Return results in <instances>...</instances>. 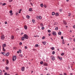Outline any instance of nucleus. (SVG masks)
I'll return each instance as SVG.
<instances>
[{
    "mask_svg": "<svg viewBox=\"0 0 75 75\" xmlns=\"http://www.w3.org/2000/svg\"><path fill=\"white\" fill-rule=\"evenodd\" d=\"M24 37L25 38V39H28V36L27 35L25 34L24 35Z\"/></svg>",
    "mask_w": 75,
    "mask_h": 75,
    "instance_id": "f257e3e1",
    "label": "nucleus"
},
{
    "mask_svg": "<svg viewBox=\"0 0 75 75\" xmlns=\"http://www.w3.org/2000/svg\"><path fill=\"white\" fill-rule=\"evenodd\" d=\"M50 58L52 60V61H54V60H55V57L54 56H51L50 57Z\"/></svg>",
    "mask_w": 75,
    "mask_h": 75,
    "instance_id": "f03ea898",
    "label": "nucleus"
},
{
    "mask_svg": "<svg viewBox=\"0 0 75 75\" xmlns=\"http://www.w3.org/2000/svg\"><path fill=\"white\" fill-rule=\"evenodd\" d=\"M1 40H4V38H5L4 35H2L1 36Z\"/></svg>",
    "mask_w": 75,
    "mask_h": 75,
    "instance_id": "7ed1b4c3",
    "label": "nucleus"
},
{
    "mask_svg": "<svg viewBox=\"0 0 75 75\" xmlns=\"http://www.w3.org/2000/svg\"><path fill=\"white\" fill-rule=\"evenodd\" d=\"M16 59V56H13V59H12L13 61H14Z\"/></svg>",
    "mask_w": 75,
    "mask_h": 75,
    "instance_id": "20e7f679",
    "label": "nucleus"
},
{
    "mask_svg": "<svg viewBox=\"0 0 75 75\" xmlns=\"http://www.w3.org/2000/svg\"><path fill=\"white\" fill-rule=\"evenodd\" d=\"M52 34L53 35L55 36V35H57V33H56V32L53 31L52 32Z\"/></svg>",
    "mask_w": 75,
    "mask_h": 75,
    "instance_id": "39448f33",
    "label": "nucleus"
},
{
    "mask_svg": "<svg viewBox=\"0 0 75 75\" xmlns=\"http://www.w3.org/2000/svg\"><path fill=\"white\" fill-rule=\"evenodd\" d=\"M25 69V67H22V68L21 69V70L22 71H24Z\"/></svg>",
    "mask_w": 75,
    "mask_h": 75,
    "instance_id": "423d86ee",
    "label": "nucleus"
},
{
    "mask_svg": "<svg viewBox=\"0 0 75 75\" xmlns=\"http://www.w3.org/2000/svg\"><path fill=\"white\" fill-rule=\"evenodd\" d=\"M1 54H3L4 55H6V53L4 52H1Z\"/></svg>",
    "mask_w": 75,
    "mask_h": 75,
    "instance_id": "0eeeda50",
    "label": "nucleus"
},
{
    "mask_svg": "<svg viewBox=\"0 0 75 75\" xmlns=\"http://www.w3.org/2000/svg\"><path fill=\"white\" fill-rule=\"evenodd\" d=\"M2 46H3V47H6V44H3Z\"/></svg>",
    "mask_w": 75,
    "mask_h": 75,
    "instance_id": "6e6552de",
    "label": "nucleus"
},
{
    "mask_svg": "<svg viewBox=\"0 0 75 75\" xmlns=\"http://www.w3.org/2000/svg\"><path fill=\"white\" fill-rule=\"evenodd\" d=\"M25 39V38L24 37H23L21 38V40L22 41H24Z\"/></svg>",
    "mask_w": 75,
    "mask_h": 75,
    "instance_id": "1a4fd4ad",
    "label": "nucleus"
},
{
    "mask_svg": "<svg viewBox=\"0 0 75 75\" xmlns=\"http://www.w3.org/2000/svg\"><path fill=\"white\" fill-rule=\"evenodd\" d=\"M9 54H10V53L9 52H7L6 54V57H8V56L9 55Z\"/></svg>",
    "mask_w": 75,
    "mask_h": 75,
    "instance_id": "9d476101",
    "label": "nucleus"
},
{
    "mask_svg": "<svg viewBox=\"0 0 75 75\" xmlns=\"http://www.w3.org/2000/svg\"><path fill=\"white\" fill-rule=\"evenodd\" d=\"M55 15L56 16H59V13H55Z\"/></svg>",
    "mask_w": 75,
    "mask_h": 75,
    "instance_id": "9b49d317",
    "label": "nucleus"
},
{
    "mask_svg": "<svg viewBox=\"0 0 75 75\" xmlns=\"http://www.w3.org/2000/svg\"><path fill=\"white\" fill-rule=\"evenodd\" d=\"M24 27L25 28V30H27V25H25L24 26Z\"/></svg>",
    "mask_w": 75,
    "mask_h": 75,
    "instance_id": "f8f14e48",
    "label": "nucleus"
},
{
    "mask_svg": "<svg viewBox=\"0 0 75 75\" xmlns=\"http://www.w3.org/2000/svg\"><path fill=\"white\" fill-rule=\"evenodd\" d=\"M29 11H33V9L32 8H30Z\"/></svg>",
    "mask_w": 75,
    "mask_h": 75,
    "instance_id": "ddd939ff",
    "label": "nucleus"
},
{
    "mask_svg": "<svg viewBox=\"0 0 75 75\" xmlns=\"http://www.w3.org/2000/svg\"><path fill=\"white\" fill-rule=\"evenodd\" d=\"M14 38V37L13 35L11 36V40H13Z\"/></svg>",
    "mask_w": 75,
    "mask_h": 75,
    "instance_id": "4468645a",
    "label": "nucleus"
},
{
    "mask_svg": "<svg viewBox=\"0 0 75 75\" xmlns=\"http://www.w3.org/2000/svg\"><path fill=\"white\" fill-rule=\"evenodd\" d=\"M2 71L1 70H0V75H3V73H2Z\"/></svg>",
    "mask_w": 75,
    "mask_h": 75,
    "instance_id": "2eb2a0df",
    "label": "nucleus"
},
{
    "mask_svg": "<svg viewBox=\"0 0 75 75\" xmlns=\"http://www.w3.org/2000/svg\"><path fill=\"white\" fill-rule=\"evenodd\" d=\"M43 26L44 25L42 23H41L40 25V27H43Z\"/></svg>",
    "mask_w": 75,
    "mask_h": 75,
    "instance_id": "dca6fc26",
    "label": "nucleus"
},
{
    "mask_svg": "<svg viewBox=\"0 0 75 75\" xmlns=\"http://www.w3.org/2000/svg\"><path fill=\"white\" fill-rule=\"evenodd\" d=\"M42 43L44 44V45H45V44H46V42H43Z\"/></svg>",
    "mask_w": 75,
    "mask_h": 75,
    "instance_id": "f3484780",
    "label": "nucleus"
},
{
    "mask_svg": "<svg viewBox=\"0 0 75 75\" xmlns=\"http://www.w3.org/2000/svg\"><path fill=\"white\" fill-rule=\"evenodd\" d=\"M58 35H61V32H59L58 33Z\"/></svg>",
    "mask_w": 75,
    "mask_h": 75,
    "instance_id": "a211bd4d",
    "label": "nucleus"
},
{
    "mask_svg": "<svg viewBox=\"0 0 75 75\" xmlns=\"http://www.w3.org/2000/svg\"><path fill=\"white\" fill-rule=\"evenodd\" d=\"M55 12H52V16H54V15H55Z\"/></svg>",
    "mask_w": 75,
    "mask_h": 75,
    "instance_id": "6ab92c4d",
    "label": "nucleus"
},
{
    "mask_svg": "<svg viewBox=\"0 0 75 75\" xmlns=\"http://www.w3.org/2000/svg\"><path fill=\"white\" fill-rule=\"evenodd\" d=\"M63 23L64 24H67V23H66V21H63Z\"/></svg>",
    "mask_w": 75,
    "mask_h": 75,
    "instance_id": "aec40b11",
    "label": "nucleus"
},
{
    "mask_svg": "<svg viewBox=\"0 0 75 75\" xmlns=\"http://www.w3.org/2000/svg\"><path fill=\"white\" fill-rule=\"evenodd\" d=\"M39 18L40 20H41V18H42V17H41V16H39Z\"/></svg>",
    "mask_w": 75,
    "mask_h": 75,
    "instance_id": "412c9836",
    "label": "nucleus"
},
{
    "mask_svg": "<svg viewBox=\"0 0 75 75\" xmlns=\"http://www.w3.org/2000/svg\"><path fill=\"white\" fill-rule=\"evenodd\" d=\"M32 21L33 22V23H35V20H34V19H32Z\"/></svg>",
    "mask_w": 75,
    "mask_h": 75,
    "instance_id": "4be33fe9",
    "label": "nucleus"
},
{
    "mask_svg": "<svg viewBox=\"0 0 75 75\" xmlns=\"http://www.w3.org/2000/svg\"><path fill=\"white\" fill-rule=\"evenodd\" d=\"M40 6L42 7H44V5H43V4H40Z\"/></svg>",
    "mask_w": 75,
    "mask_h": 75,
    "instance_id": "5701e85b",
    "label": "nucleus"
},
{
    "mask_svg": "<svg viewBox=\"0 0 75 75\" xmlns=\"http://www.w3.org/2000/svg\"><path fill=\"white\" fill-rule=\"evenodd\" d=\"M55 30H58V28L57 27L55 28Z\"/></svg>",
    "mask_w": 75,
    "mask_h": 75,
    "instance_id": "b1692460",
    "label": "nucleus"
},
{
    "mask_svg": "<svg viewBox=\"0 0 75 75\" xmlns=\"http://www.w3.org/2000/svg\"><path fill=\"white\" fill-rule=\"evenodd\" d=\"M26 17L27 18H28V19L30 18V16H29L27 15L26 16Z\"/></svg>",
    "mask_w": 75,
    "mask_h": 75,
    "instance_id": "393cba45",
    "label": "nucleus"
},
{
    "mask_svg": "<svg viewBox=\"0 0 75 75\" xmlns=\"http://www.w3.org/2000/svg\"><path fill=\"white\" fill-rule=\"evenodd\" d=\"M59 58L61 61L62 59V57H59Z\"/></svg>",
    "mask_w": 75,
    "mask_h": 75,
    "instance_id": "a878e982",
    "label": "nucleus"
},
{
    "mask_svg": "<svg viewBox=\"0 0 75 75\" xmlns=\"http://www.w3.org/2000/svg\"><path fill=\"white\" fill-rule=\"evenodd\" d=\"M65 54L64 53H62L61 54V56H64V55Z\"/></svg>",
    "mask_w": 75,
    "mask_h": 75,
    "instance_id": "bb28decb",
    "label": "nucleus"
},
{
    "mask_svg": "<svg viewBox=\"0 0 75 75\" xmlns=\"http://www.w3.org/2000/svg\"><path fill=\"white\" fill-rule=\"evenodd\" d=\"M44 66H47L48 65V64H47V63H45L44 64Z\"/></svg>",
    "mask_w": 75,
    "mask_h": 75,
    "instance_id": "cd10ccee",
    "label": "nucleus"
},
{
    "mask_svg": "<svg viewBox=\"0 0 75 75\" xmlns=\"http://www.w3.org/2000/svg\"><path fill=\"white\" fill-rule=\"evenodd\" d=\"M54 47H52L51 48V50H54Z\"/></svg>",
    "mask_w": 75,
    "mask_h": 75,
    "instance_id": "c85d7f7f",
    "label": "nucleus"
},
{
    "mask_svg": "<svg viewBox=\"0 0 75 75\" xmlns=\"http://www.w3.org/2000/svg\"><path fill=\"white\" fill-rule=\"evenodd\" d=\"M52 54H53V55H54V54H55V51H53L52 52Z\"/></svg>",
    "mask_w": 75,
    "mask_h": 75,
    "instance_id": "c756f323",
    "label": "nucleus"
},
{
    "mask_svg": "<svg viewBox=\"0 0 75 75\" xmlns=\"http://www.w3.org/2000/svg\"><path fill=\"white\" fill-rule=\"evenodd\" d=\"M19 52L20 53H21V50L20 49L19 50Z\"/></svg>",
    "mask_w": 75,
    "mask_h": 75,
    "instance_id": "7c9ffc66",
    "label": "nucleus"
},
{
    "mask_svg": "<svg viewBox=\"0 0 75 75\" xmlns=\"http://www.w3.org/2000/svg\"><path fill=\"white\" fill-rule=\"evenodd\" d=\"M19 56L21 57H23V55H22V54H20Z\"/></svg>",
    "mask_w": 75,
    "mask_h": 75,
    "instance_id": "2f4dec72",
    "label": "nucleus"
},
{
    "mask_svg": "<svg viewBox=\"0 0 75 75\" xmlns=\"http://www.w3.org/2000/svg\"><path fill=\"white\" fill-rule=\"evenodd\" d=\"M3 51H4V52L5 51H6L5 49H4V47H3Z\"/></svg>",
    "mask_w": 75,
    "mask_h": 75,
    "instance_id": "473e14b6",
    "label": "nucleus"
},
{
    "mask_svg": "<svg viewBox=\"0 0 75 75\" xmlns=\"http://www.w3.org/2000/svg\"><path fill=\"white\" fill-rule=\"evenodd\" d=\"M5 5H6V3H4L2 4V6H5Z\"/></svg>",
    "mask_w": 75,
    "mask_h": 75,
    "instance_id": "72a5a7b5",
    "label": "nucleus"
},
{
    "mask_svg": "<svg viewBox=\"0 0 75 75\" xmlns=\"http://www.w3.org/2000/svg\"><path fill=\"white\" fill-rule=\"evenodd\" d=\"M44 7L45 8H47V6L45 4H44Z\"/></svg>",
    "mask_w": 75,
    "mask_h": 75,
    "instance_id": "f704fd0d",
    "label": "nucleus"
},
{
    "mask_svg": "<svg viewBox=\"0 0 75 75\" xmlns=\"http://www.w3.org/2000/svg\"><path fill=\"white\" fill-rule=\"evenodd\" d=\"M45 36H43L42 37V40H44V39H45Z\"/></svg>",
    "mask_w": 75,
    "mask_h": 75,
    "instance_id": "c9c22d12",
    "label": "nucleus"
},
{
    "mask_svg": "<svg viewBox=\"0 0 75 75\" xmlns=\"http://www.w3.org/2000/svg\"><path fill=\"white\" fill-rule=\"evenodd\" d=\"M38 46H38V44H36L35 45V47H38Z\"/></svg>",
    "mask_w": 75,
    "mask_h": 75,
    "instance_id": "e433bc0d",
    "label": "nucleus"
},
{
    "mask_svg": "<svg viewBox=\"0 0 75 75\" xmlns=\"http://www.w3.org/2000/svg\"><path fill=\"white\" fill-rule=\"evenodd\" d=\"M59 11L60 12H62V9H60L59 10Z\"/></svg>",
    "mask_w": 75,
    "mask_h": 75,
    "instance_id": "4c0bfd02",
    "label": "nucleus"
},
{
    "mask_svg": "<svg viewBox=\"0 0 75 75\" xmlns=\"http://www.w3.org/2000/svg\"><path fill=\"white\" fill-rule=\"evenodd\" d=\"M9 2L11 3V2H12L13 1V0H9Z\"/></svg>",
    "mask_w": 75,
    "mask_h": 75,
    "instance_id": "58836bf2",
    "label": "nucleus"
},
{
    "mask_svg": "<svg viewBox=\"0 0 75 75\" xmlns=\"http://www.w3.org/2000/svg\"><path fill=\"white\" fill-rule=\"evenodd\" d=\"M13 13H10V16H13Z\"/></svg>",
    "mask_w": 75,
    "mask_h": 75,
    "instance_id": "ea45409f",
    "label": "nucleus"
},
{
    "mask_svg": "<svg viewBox=\"0 0 75 75\" xmlns=\"http://www.w3.org/2000/svg\"><path fill=\"white\" fill-rule=\"evenodd\" d=\"M47 32H48V33H51V31L50 30H48L47 31Z\"/></svg>",
    "mask_w": 75,
    "mask_h": 75,
    "instance_id": "a19ab883",
    "label": "nucleus"
},
{
    "mask_svg": "<svg viewBox=\"0 0 75 75\" xmlns=\"http://www.w3.org/2000/svg\"><path fill=\"white\" fill-rule=\"evenodd\" d=\"M43 62H40V64H43Z\"/></svg>",
    "mask_w": 75,
    "mask_h": 75,
    "instance_id": "79ce46f5",
    "label": "nucleus"
},
{
    "mask_svg": "<svg viewBox=\"0 0 75 75\" xmlns=\"http://www.w3.org/2000/svg\"><path fill=\"white\" fill-rule=\"evenodd\" d=\"M6 62H7V64H8V60H6Z\"/></svg>",
    "mask_w": 75,
    "mask_h": 75,
    "instance_id": "37998d69",
    "label": "nucleus"
},
{
    "mask_svg": "<svg viewBox=\"0 0 75 75\" xmlns=\"http://www.w3.org/2000/svg\"><path fill=\"white\" fill-rule=\"evenodd\" d=\"M19 45H22V43L21 42H20L19 43Z\"/></svg>",
    "mask_w": 75,
    "mask_h": 75,
    "instance_id": "c03bdc74",
    "label": "nucleus"
},
{
    "mask_svg": "<svg viewBox=\"0 0 75 75\" xmlns=\"http://www.w3.org/2000/svg\"><path fill=\"white\" fill-rule=\"evenodd\" d=\"M6 69H8V67L6 66Z\"/></svg>",
    "mask_w": 75,
    "mask_h": 75,
    "instance_id": "a18cd8bd",
    "label": "nucleus"
},
{
    "mask_svg": "<svg viewBox=\"0 0 75 75\" xmlns=\"http://www.w3.org/2000/svg\"><path fill=\"white\" fill-rule=\"evenodd\" d=\"M12 11L11 10L9 11V13H13Z\"/></svg>",
    "mask_w": 75,
    "mask_h": 75,
    "instance_id": "49530a36",
    "label": "nucleus"
},
{
    "mask_svg": "<svg viewBox=\"0 0 75 75\" xmlns=\"http://www.w3.org/2000/svg\"><path fill=\"white\" fill-rule=\"evenodd\" d=\"M69 14L68 15L69 17H70L71 16V13H69Z\"/></svg>",
    "mask_w": 75,
    "mask_h": 75,
    "instance_id": "de8ad7c7",
    "label": "nucleus"
},
{
    "mask_svg": "<svg viewBox=\"0 0 75 75\" xmlns=\"http://www.w3.org/2000/svg\"><path fill=\"white\" fill-rule=\"evenodd\" d=\"M42 30H44V27H42L41 28Z\"/></svg>",
    "mask_w": 75,
    "mask_h": 75,
    "instance_id": "09e8293b",
    "label": "nucleus"
},
{
    "mask_svg": "<svg viewBox=\"0 0 75 75\" xmlns=\"http://www.w3.org/2000/svg\"><path fill=\"white\" fill-rule=\"evenodd\" d=\"M25 49H27V46H25V47H24Z\"/></svg>",
    "mask_w": 75,
    "mask_h": 75,
    "instance_id": "8fccbe9b",
    "label": "nucleus"
},
{
    "mask_svg": "<svg viewBox=\"0 0 75 75\" xmlns=\"http://www.w3.org/2000/svg\"><path fill=\"white\" fill-rule=\"evenodd\" d=\"M4 75H7V73L6 72L4 73Z\"/></svg>",
    "mask_w": 75,
    "mask_h": 75,
    "instance_id": "3c124183",
    "label": "nucleus"
},
{
    "mask_svg": "<svg viewBox=\"0 0 75 75\" xmlns=\"http://www.w3.org/2000/svg\"><path fill=\"white\" fill-rule=\"evenodd\" d=\"M36 18L37 19H38L39 18V16H37Z\"/></svg>",
    "mask_w": 75,
    "mask_h": 75,
    "instance_id": "603ef678",
    "label": "nucleus"
},
{
    "mask_svg": "<svg viewBox=\"0 0 75 75\" xmlns=\"http://www.w3.org/2000/svg\"><path fill=\"white\" fill-rule=\"evenodd\" d=\"M63 38H64V37L63 36L61 37V39L62 40H63Z\"/></svg>",
    "mask_w": 75,
    "mask_h": 75,
    "instance_id": "864d4df0",
    "label": "nucleus"
},
{
    "mask_svg": "<svg viewBox=\"0 0 75 75\" xmlns=\"http://www.w3.org/2000/svg\"><path fill=\"white\" fill-rule=\"evenodd\" d=\"M18 14V13H16V16H17Z\"/></svg>",
    "mask_w": 75,
    "mask_h": 75,
    "instance_id": "5fc2aeb1",
    "label": "nucleus"
},
{
    "mask_svg": "<svg viewBox=\"0 0 75 75\" xmlns=\"http://www.w3.org/2000/svg\"><path fill=\"white\" fill-rule=\"evenodd\" d=\"M45 70H46V71H47L48 70V69H47V67H46L45 68Z\"/></svg>",
    "mask_w": 75,
    "mask_h": 75,
    "instance_id": "6e6d98bb",
    "label": "nucleus"
},
{
    "mask_svg": "<svg viewBox=\"0 0 75 75\" xmlns=\"http://www.w3.org/2000/svg\"><path fill=\"white\" fill-rule=\"evenodd\" d=\"M64 75H67V74L65 73H64Z\"/></svg>",
    "mask_w": 75,
    "mask_h": 75,
    "instance_id": "4d7b16f0",
    "label": "nucleus"
},
{
    "mask_svg": "<svg viewBox=\"0 0 75 75\" xmlns=\"http://www.w3.org/2000/svg\"><path fill=\"white\" fill-rule=\"evenodd\" d=\"M30 4L31 5V6H33V3H30Z\"/></svg>",
    "mask_w": 75,
    "mask_h": 75,
    "instance_id": "13d9d810",
    "label": "nucleus"
},
{
    "mask_svg": "<svg viewBox=\"0 0 75 75\" xmlns=\"http://www.w3.org/2000/svg\"><path fill=\"white\" fill-rule=\"evenodd\" d=\"M7 22H5V24H7Z\"/></svg>",
    "mask_w": 75,
    "mask_h": 75,
    "instance_id": "bf43d9fd",
    "label": "nucleus"
},
{
    "mask_svg": "<svg viewBox=\"0 0 75 75\" xmlns=\"http://www.w3.org/2000/svg\"><path fill=\"white\" fill-rule=\"evenodd\" d=\"M73 27L74 28H75V25H74L73 26Z\"/></svg>",
    "mask_w": 75,
    "mask_h": 75,
    "instance_id": "052dcab7",
    "label": "nucleus"
},
{
    "mask_svg": "<svg viewBox=\"0 0 75 75\" xmlns=\"http://www.w3.org/2000/svg\"><path fill=\"white\" fill-rule=\"evenodd\" d=\"M5 60V59H3L2 61H3V62H4V60Z\"/></svg>",
    "mask_w": 75,
    "mask_h": 75,
    "instance_id": "680f3d73",
    "label": "nucleus"
},
{
    "mask_svg": "<svg viewBox=\"0 0 75 75\" xmlns=\"http://www.w3.org/2000/svg\"><path fill=\"white\" fill-rule=\"evenodd\" d=\"M68 69H70V67H68Z\"/></svg>",
    "mask_w": 75,
    "mask_h": 75,
    "instance_id": "e2e57ef3",
    "label": "nucleus"
},
{
    "mask_svg": "<svg viewBox=\"0 0 75 75\" xmlns=\"http://www.w3.org/2000/svg\"><path fill=\"white\" fill-rule=\"evenodd\" d=\"M62 43L63 44H65V43L64 42H62Z\"/></svg>",
    "mask_w": 75,
    "mask_h": 75,
    "instance_id": "0e129e2a",
    "label": "nucleus"
},
{
    "mask_svg": "<svg viewBox=\"0 0 75 75\" xmlns=\"http://www.w3.org/2000/svg\"><path fill=\"white\" fill-rule=\"evenodd\" d=\"M23 33H21V35H23Z\"/></svg>",
    "mask_w": 75,
    "mask_h": 75,
    "instance_id": "69168bd1",
    "label": "nucleus"
},
{
    "mask_svg": "<svg viewBox=\"0 0 75 75\" xmlns=\"http://www.w3.org/2000/svg\"><path fill=\"white\" fill-rule=\"evenodd\" d=\"M48 35H49V36H50V35H51V34H48Z\"/></svg>",
    "mask_w": 75,
    "mask_h": 75,
    "instance_id": "338daca9",
    "label": "nucleus"
},
{
    "mask_svg": "<svg viewBox=\"0 0 75 75\" xmlns=\"http://www.w3.org/2000/svg\"><path fill=\"white\" fill-rule=\"evenodd\" d=\"M74 42H75V38L74 39Z\"/></svg>",
    "mask_w": 75,
    "mask_h": 75,
    "instance_id": "774afa93",
    "label": "nucleus"
}]
</instances>
